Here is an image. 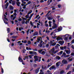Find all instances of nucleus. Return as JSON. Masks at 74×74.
<instances>
[{"mask_svg":"<svg viewBox=\"0 0 74 74\" xmlns=\"http://www.w3.org/2000/svg\"><path fill=\"white\" fill-rule=\"evenodd\" d=\"M34 58L35 59L34 60V62L35 63H36V62H40L41 57H38V56H34Z\"/></svg>","mask_w":74,"mask_h":74,"instance_id":"obj_1","label":"nucleus"},{"mask_svg":"<svg viewBox=\"0 0 74 74\" xmlns=\"http://www.w3.org/2000/svg\"><path fill=\"white\" fill-rule=\"evenodd\" d=\"M58 50H56L55 51V49H54V48H53L51 50V52L52 53H54L55 54L56 53L58 52Z\"/></svg>","mask_w":74,"mask_h":74,"instance_id":"obj_2","label":"nucleus"},{"mask_svg":"<svg viewBox=\"0 0 74 74\" xmlns=\"http://www.w3.org/2000/svg\"><path fill=\"white\" fill-rule=\"evenodd\" d=\"M58 28V25L57 24H53V26L52 27L53 29H55Z\"/></svg>","mask_w":74,"mask_h":74,"instance_id":"obj_3","label":"nucleus"},{"mask_svg":"<svg viewBox=\"0 0 74 74\" xmlns=\"http://www.w3.org/2000/svg\"><path fill=\"white\" fill-rule=\"evenodd\" d=\"M56 69V67H55V66L53 65L49 68V70L51 71L52 70V69H55V70Z\"/></svg>","mask_w":74,"mask_h":74,"instance_id":"obj_4","label":"nucleus"},{"mask_svg":"<svg viewBox=\"0 0 74 74\" xmlns=\"http://www.w3.org/2000/svg\"><path fill=\"white\" fill-rule=\"evenodd\" d=\"M62 64H67L68 62L65 59L63 60L62 61Z\"/></svg>","mask_w":74,"mask_h":74,"instance_id":"obj_5","label":"nucleus"},{"mask_svg":"<svg viewBox=\"0 0 74 74\" xmlns=\"http://www.w3.org/2000/svg\"><path fill=\"white\" fill-rule=\"evenodd\" d=\"M18 60L20 62H22V63H23V60L20 57H19Z\"/></svg>","mask_w":74,"mask_h":74,"instance_id":"obj_6","label":"nucleus"},{"mask_svg":"<svg viewBox=\"0 0 74 74\" xmlns=\"http://www.w3.org/2000/svg\"><path fill=\"white\" fill-rule=\"evenodd\" d=\"M63 28V27H62L61 26L60 27L58 28V29H57V30L58 32H60L61 30H62V29Z\"/></svg>","mask_w":74,"mask_h":74,"instance_id":"obj_7","label":"nucleus"},{"mask_svg":"<svg viewBox=\"0 0 74 74\" xmlns=\"http://www.w3.org/2000/svg\"><path fill=\"white\" fill-rule=\"evenodd\" d=\"M39 70H40V68H39L37 69L35 71V73H36V74H38V73Z\"/></svg>","mask_w":74,"mask_h":74,"instance_id":"obj_8","label":"nucleus"},{"mask_svg":"<svg viewBox=\"0 0 74 74\" xmlns=\"http://www.w3.org/2000/svg\"><path fill=\"white\" fill-rule=\"evenodd\" d=\"M38 48H41L42 47V44L40 43V44H38Z\"/></svg>","mask_w":74,"mask_h":74,"instance_id":"obj_9","label":"nucleus"},{"mask_svg":"<svg viewBox=\"0 0 74 74\" xmlns=\"http://www.w3.org/2000/svg\"><path fill=\"white\" fill-rule=\"evenodd\" d=\"M66 54L65 52H64L63 54L61 56V57H64L65 58L66 56Z\"/></svg>","mask_w":74,"mask_h":74,"instance_id":"obj_10","label":"nucleus"},{"mask_svg":"<svg viewBox=\"0 0 74 74\" xmlns=\"http://www.w3.org/2000/svg\"><path fill=\"white\" fill-rule=\"evenodd\" d=\"M9 5V3L8 2L5 5V8L7 9V7H8V5Z\"/></svg>","mask_w":74,"mask_h":74,"instance_id":"obj_11","label":"nucleus"},{"mask_svg":"<svg viewBox=\"0 0 74 74\" xmlns=\"http://www.w3.org/2000/svg\"><path fill=\"white\" fill-rule=\"evenodd\" d=\"M60 64V62H57L56 64V67H58L60 66V64Z\"/></svg>","mask_w":74,"mask_h":74,"instance_id":"obj_12","label":"nucleus"},{"mask_svg":"<svg viewBox=\"0 0 74 74\" xmlns=\"http://www.w3.org/2000/svg\"><path fill=\"white\" fill-rule=\"evenodd\" d=\"M70 67V65H68L67 66V68L66 69V70H69Z\"/></svg>","mask_w":74,"mask_h":74,"instance_id":"obj_13","label":"nucleus"},{"mask_svg":"<svg viewBox=\"0 0 74 74\" xmlns=\"http://www.w3.org/2000/svg\"><path fill=\"white\" fill-rule=\"evenodd\" d=\"M51 55H52V54L50 53H49L46 54V56L47 57H49V56H51Z\"/></svg>","mask_w":74,"mask_h":74,"instance_id":"obj_14","label":"nucleus"},{"mask_svg":"<svg viewBox=\"0 0 74 74\" xmlns=\"http://www.w3.org/2000/svg\"><path fill=\"white\" fill-rule=\"evenodd\" d=\"M66 36H67L66 37H69V36H70V35L69 34H66L65 35H63V36H62V37H66Z\"/></svg>","mask_w":74,"mask_h":74,"instance_id":"obj_15","label":"nucleus"},{"mask_svg":"<svg viewBox=\"0 0 74 74\" xmlns=\"http://www.w3.org/2000/svg\"><path fill=\"white\" fill-rule=\"evenodd\" d=\"M57 40H63V38L62 37H58V38H57Z\"/></svg>","mask_w":74,"mask_h":74,"instance_id":"obj_16","label":"nucleus"},{"mask_svg":"<svg viewBox=\"0 0 74 74\" xmlns=\"http://www.w3.org/2000/svg\"><path fill=\"white\" fill-rule=\"evenodd\" d=\"M37 35H38V32H35L33 34L34 36H37Z\"/></svg>","mask_w":74,"mask_h":74,"instance_id":"obj_17","label":"nucleus"},{"mask_svg":"<svg viewBox=\"0 0 74 74\" xmlns=\"http://www.w3.org/2000/svg\"><path fill=\"white\" fill-rule=\"evenodd\" d=\"M66 51V52L67 53V54H68V55H69V54H70V51H69L68 50H67L66 51V50H65L64 51Z\"/></svg>","mask_w":74,"mask_h":74,"instance_id":"obj_18","label":"nucleus"},{"mask_svg":"<svg viewBox=\"0 0 74 74\" xmlns=\"http://www.w3.org/2000/svg\"><path fill=\"white\" fill-rule=\"evenodd\" d=\"M43 51V50L42 49H40V50H38V52L40 53V54H41V52H42Z\"/></svg>","mask_w":74,"mask_h":74,"instance_id":"obj_19","label":"nucleus"},{"mask_svg":"<svg viewBox=\"0 0 74 74\" xmlns=\"http://www.w3.org/2000/svg\"><path fill=\"white\" fill-rule=\"evenodd\" d=\"M41 54H42V55H44L45 54V52L44 51H43L41 53Z\"/></svg>","mask_w":74,"mask_h":74,"instance_id":"obj_20","label":"nucleus"},{"mask_svg":"<svg viewBox=\"0 0 74 74\" xmlns=\"http://www.w3.org/2000/svg\"><path fill=\"white\" fill-rule=\"evenodd\" d=\"M47 4L48 5H50V4H51V2H50L49 0H48L47 2Z\"/></svg>","mask_w":74,"mask_h":74,"instance_id":"obj_21","label":"nucleus"},{"mask_svg":"<svg viewBox=\"0 0 74 74\" xmlns=\"http://www.w3.org/2000/svg\"><path fill=\"white\" fill-rule=\"evenodd\" d=\"M64 41H62V42L61 41H60L59 42V43H60L61 45L62 44H64Z\"/></svg>","mask_w":74,"mask_h":74,"instance_id":"obj_22","label":"nucleus"},{"mask_svg":"<svg viewBox=\"0 0 74 74\" xmlns=\"http://www.w3.org/2000/svg\"><path fill=\"white\" fill-rule=\"evenodd\" d=\"M7 30V32H8V33H10V29L9 28H8Z\"/></svg>","mask_w":74,"mask_h":74,"instance_id":"obj_23","label":"nucleus"},{"mask_svg":"<svg viewBox=\"0 0 74 74\" xmlns=\"http://www.w3.org/2000/svg\"><path fill=\"white\" fill-rule=\"evenodd\" d=\"M12 4L13 5H14L15 4V1H12Z\"/></svg>","mask_w":74,"mask_h":74,"instance_id":"obj_24","label":"nucleus"},{"mask_svg":"<svg viewBox=\"0 0 74 74\" xmlns=\"http://www.w3.org/2000/svg\"><path fill=\"white\" fill-rule=\"evenodd\" d=\"M48 18V19L49 21H50V20H52V17H49Z\"/></svg>","mask_w":74,"mask_h":74,"instance_id":"obj_25","label":"nucleus"},{"mask_svg":"<svg viewBox=\"0 0 74 74\" xmlns=\"http://www.w3.org/2000/svg\"><path fill=\"white\" fill-rule=\"evenodd\" d=\"M32 44V42L30 40H29L28 41V45H30V44Z\"/></svg>","mask_w":74,"mask_h":74,"instance_id":"obj_26","label":"nucleus"},{"mask_svg":"<svg viewBox=\"0 0 74 74\" xmlns=\"http://www.w3.org/2000/svg\"><path fill=\"white\" fill-rule=\"evenodd\" d=\"M20 4H21V3H20V2H17V6H18V7H20Z\"/></svg>","mask_w":74,"mask_h":74,"instance_id":"obj_27","label":"nucleus"},{"mask_svg":"<svg viewBox=\"0 0 74 74\" xmlns=\"http://www.w3.org/2000/svg\"><path fill=\"white\" fill-rule=\"evenodd\" d=\"M42 39V38L40 37V38H37V40L38 41V42H39V41H40V40H41V39Z\"/></svg>","mask_w":74,"mask_h":74,"instance_id":"obj_28","label":"nucleus"},{"mask_svg":"<svg viewBox=\"0 0 74 74\" xmlns=\"http://www.w3.org/2000/svg\"><path fill=\"white\" fill-rule=\"evenodd\" d=\"M56 59H58V60H59V59H60V57L59 56L56 57Z\"/></svg>","mask_w":74,"mask_h":74,"instance_id":"obj_29","label":"nucleus"},{"mask_svg":"<svg viewBox=\"0 0 74 74\" xmlns=\"http://www.w3.org/2000/svg\"><path fill=\"white\" fill-rule=\"evenodd\" d=\"M64 72V71L62 70L60 71V74H63Z\"/></svg>","mask_w":74,"mask_h":74,"instance_id":"obj_30","label":"nucleus"},{"mask_svg":"<svg viewBox=\"0 0 74 74\" xmlns=\"http://www.w3.org/2000/svg\"><path fill=\"white\" fill-rule=\"evenodd\" d=\"M33 66L34 67V68L37 67V64H34Z\"/></svg>","mask_w":74,"mask_h":74,"instance_id":"obj_31","label":"nucleus"},{"mask_svg":"<svg viewBox=\"0 0 74 74\" xmlns=\"http://www.w3.org/2000/svg\"><path fill=\"white\" fill-rule=\"evenodd\" d=\"M10 10H13L14 9V8H13V6H10Z\"/></svg>","mask_w":74,"mask_h":74,"instance_id":"obj_32","label":"nucleus"},{"mask_svg":"<svg viewBox=\"0 0 74 74\" xmlns=\"http://www.w3.org/2000/svg\"><path fill=\"white\" fill-rule=\"evenodd\" d=\"M56 44V42H53V44L51 45V46H55Z\"/></svg>","mask_w":74,"mask_h":74,"instance_id":"obj_33","label":"nucleus"},{"mask_svg":"<svg viewBox=\"0 0 74 74\" xmlns=\"http://www.w3.org/2000/svg\"><path fill=\"white\" fill-rule=\"evenodd\" d=\"M63 21V18H61L59 19V18L58 19V21Z\"/></svg>","mask_w":74,"mask_h":74,"instance_id":"obj_34","label":"nucleus"},{"mask_svg":"<svg viewBox=\"0 0 74 74\" xmlns=\"http://www.w3.org/2000/svg\"><path fill=\"white\" fill-rule=\"evenodd\" d=\"M33 54H34V55H37V52L35 51H33Z\"/></svg>","mask_w":74,"mask_h":74,"instance_id":"obj_35","label":"nucleus"},{"mask_svg":"<svg viewBox=\"0 0 74 74\" xmlns=\"http://www.w3.org/2000/svg\"><path fill=\"white\" fill-rule=\"evenodd\" d=\"M33 51H29V54H33Z\"/></svg>","mask_w":74,"mask_h":74,"instance_id":"obj_36","label":"nucleus"},{"mask_svg":"<svg viewBox=\"0 0 74 74\" xmlns=\"http://www.w3.org/2000/svg\"><path fill=\"white\" fill-rule=\"evenodd\" d=\"M14 15V17H16V15H17V14H16V13H14L13 14Z\"/></svg>","mask_w":74,"mask_h":74,"instance_id":"obj_37","label":"nucleus"},{"mask_svg":"<svg viewBox=\"0 0 74 74\" xmlns=\"http://www.w3.org/2000/svg\"><path fill=\"white\" fill-rule=\"evenodd\" d=\"M33 15H34V14H33V13L31 14L30 16L29 17V18H31L32 17V16H33Z\"/></svg>","mask_w":74,"mask_h":74,"instance_id":"obj_38","label":"nucleus"},{"mask_svg":"<svg viewBox=\"0 0 74 74\" xmlns=\"http://www.w3.org/2000/svg\"><path fill=\"white\" fill-rule=\"evenodd\" d=\"M21 23L23 24H25V20H23L21 22Z\"/></svg>","mask_w":74,"mask_h":74,"instance_id":"obj_39","label":"nucleus"},{"mask_svg":"<svg viewBox=\"0 0 74 74\" xmlns=\"http://www.w3.org/2000/svg\"><path fill=\"white\" fill-rule=\"evenodd\" d=\"M53 24H55V20L54 19L53 20Z\"/></svg>","mask_w":74,"mask_h":74,"instance_id":"obj_40","label":"nucleus"},{"mask_svg":"<svg viewBox=\"0 0 74 74\" xmlns=\"http://www.w3.org/2000/svg\"><path fill=\"white\" fill-rule=\"evenodd\" d=\"M16 36H13L12 37V38H14V39H15V38H16Z\"/></svg>","mask_w":74,"mask_h":74,"instance_id":"obj_41","label":"nucleus"},{"mask_svg":"<svg viewBox=\"0 0 74 74\" xmlns=\"http://www.w3.org/2000/svg\"><path fill=\"white\" fill-rule=\"evenodd\" d=\"M24 0H21V1L22 3H24V4H25L26 3V2H24Z\"/></svg>","mask_w":74,"mask_h":74,"instance_id":"obj_42","label":"nucleus"},{"mask_svg":"<svg viewBox=\"0 0 74 74\" xmlns=\"http://www.w3.org/2000/svg\"><path fill=\"white\" fill-rule=\"evenodd\" d=\"M1 71L2 73H4V70H3V69L2 68L1 69Z\"/></svg>","mask_w":74,"mask_h":74,"instance_id":"obj_43","label":"nucleus"},{"mask_svg":"<svg viewBox=\"0 0 74 74\" xmlns=\"http://www.w3.org/2000/svg\"><path fill=\"white\" fill-rule=\"evenodd\" d=\"M30 30V29H28V30L27 31V35H28V34H29V31Z\"/></svg>","mask_w":74,"mask_h":74,"instance_id":"obj_44","label":"nucleus"},{"mask_svg":"<svg viewBox=\"0 0 74 74\" xmlns=\"http://www.w3.org/2000/svg\"><path fill=\"white\" fill-rule=\"evenodd\" d=\"M27 23H29V21H26L25 22V24H27Z\"/></svg>","mask_w":74,"mask_h":74,"instance_id":"obj_45","label":"nucleus"},{"mask_svg":"<svg viewBox=\"0 0 74 74\" xmlns=\"http://www.w3.org/2000/svg\"><path fill=\"white\" fill-rule=\"evenodd\" d=\"M25 58L26 59H27V60H28V59H29V57L28 56H25Z\"/></svg>","mask_w":74,"mask_h":74,"instance_id":"obj_46","label":"nucleus"},{"mask_svg":"<svg viewBox=\"0 0 74 74\" xmlns=\"http://www.w3.org/2000/svg\"><path fill=\"white\" fill-rule=\"evenodd\" d=\"M45 26L46 27H48V24L47 23H45Z\"/></svg>","mask_w":74,"mask_h":74,"instance_id":"obj_47","label":"nucleus"},{"mask_svg":"<svg viewBox=\"0 0 74 74\" xmlns=\"http://www.w3.org/2000/svg\"><path fill=\"white\" fill-rule=\"evenodd\" d=\"M73 58H71L69 59V60L70 62H71L72 60H73Z\"/></svg>","mask_w":74,"mask_h":74,"instance_id":"obj_48","label":"nucleus"},{"mask_svg":"<svg viewBox=\"0 0 74 74\" xmlns=\"http://www.w3.org/2000/svg\"><path fill=\"white\" fill-rule=\"evenodd\" d=\"M57 37L58 36H52V38H54V39H55V38H56V37Z\"/></svg>","mask_w":74,"mask_h":74,"instance_id":"obj_49","label":"nucleus"},{"mask_svg":"<svg viewBox=\"0 0 74 74\" xmlns=\"http://www.w3.org/2000/svg\"><path fill=\"white\" fill-rule=\"evenodd\" d=\"M64 39L66 40H68V37H65Z\"/></svg>","mask_w":74,"mask_h":74,"instance_id":"obj_50","label":"nucleus"},{"mask_svg":"<svg viewBox=\"0 0 74 74\" xmlns=\"http://www.w3.org/2000/svg\"><path fill=\"white\" fill-rule=\"evenodd\" d=\"M58 8H61V5L60 4H59L58 5Z\"/></svg>","mask_w":74,"mask_h":74,"instance_id":"obj_51","label":"nucleus"},{"mask_svg":"<svg viewBox=\"0 0 74 74\" xmlns=\"http://www.w3.org/2000/svg\"><path fill=\"white\" fill-rule=\"evenodd\" d=\"M3 21L5 23V24H8V23L7 22L5 21L4 20H3Z\"/></svg>","mask_w":74,"mask_h":74,"instance_id":"obj_52","label":"nucleus"},{"mask_svg":"<svg viewBox=\"0 0 74 74\" xmlns=\"http://www.w3.org/2000/svg\"><path fill=\"white\" fill-rule=\"evenodd\" d=\"M55 48H56V49H58V48H59V47H58V46L56 45L55 46Z\"/></svg>","mask_w":74,"mask_h":74,"instance_id":"obj_53","label":"nucleus"},{"mask_svg":"<svg viewBox=\"0 0 74 74\" xmlns=\"http://www.w3.org/2000/svg\"><path fill=\"white\" fill-rule=\"evenodd\" d=\"M32 11L30 10V11H29L28 13L29 14H31L32 13Z\"/></svg>","mask_w":74,"mask_h":74,"instance_id":"obj_54","label":"nucleus"},{"mask_svg":"<svg viewBox=\"0 0 74 74\" xmlns=\"http://www.w3.org/2000/svg\"><path fill=\"white\" fill-rule=\"evenodd\" d=\"M60 49H61V50H63V47H60Z\"/></svg>","mask_w":74,"mask_h":74,"instance_id":"obj_55","label":"nucleus"},{"mask_svg":"<svg viewBox=\"0 0 74 74\" xmlns=\"http://www.w3.org/2000/svg\"><path fill=\"white\" fill-rule=\"evenodd\" d=\"M47 72H48V73H49V74H51V72H50V71H49V70H47Z\"/></svg>","mask_w":74,"mask_h":74,"instance_id":"obj_56","label":"nucleus"},{"mask_svg":"<svg viewBox=\"0 0 74 74\" xmlns=\"http://www.w3.org/2000/svg\"><path fill=\"white\" fill-rule=\"evenodd\" d=\"M71 56H74V53H72L71 54Z\"/></svg>","mask_w":74,"mask_h":74,"instance_id":"obj_57","label":"nucleus"},{"mask_svg":"<svg viewBox=\"0 0 74 74\" xmlns=\"http://www.w3.org/2000/svg\"><path fill=\"white\" fill-rule=\"evenodd\" d=\"M24 44H26L27 43V40H25L24 41Z\"/></svg>","mask_w":74,"mask_h":74,"instance_id":"obj_58","label":"nucleus"},{"mask_svg":"<svg viewBox=\"0 0 74 74\" xmlns=\"http://www.w3.org/2000/svg\"><path fill=\"white\" fill-rule=\"evenodd\" d=\"M4 19H5V20H6V21H8V18L6 17H4Z\"/></svg>","mask_w":74,"mask_h":74,"instance_id":"obj_59","label":"nucleus"},{"mask_svg":"<svg viewBox=\"0 0 74 74\" xmlns=\"http://www.w3.org/2000/svg\"><path fill=\"white\" fill-rule=\"evenodd\" d=\"M49 47V44H47L45 46V47Z\"/></svg>","mask_w":74,"mask_h":74,"instance_id":"obj_60","label":"nucleus"},{"mask_svg":"<svg viewBox=\"0 0 74 74\" xmlns=\"http://www.w3.org/2000/svg\"><path fill=\"white\" fill-rule=\"evenodd\" d=\"M31 3V1H29L27 2V4H30Z\"/></svg>","mask_w":74,"mask_h":74,"instance_id":"obj_61","label":"nucleus"},{"mask_svg":"<svg viewBox=\"0 0 74 74\" xmlns=\"http://www.w3.org/2000/svg\"><path fill=\"white\" fill-rule=\"evenodd\" d=\"M60 55H62L63 53V51H61L60 52Z\"/></svg>","mask_w":74,"mask_h":74,"instance_id":"obj_62","label":"nucleus"},{"mask_svg":"<svg viewBox=\"0 0 74 74\" xmlns=\"http://www.w3.org/2000/svg\"><path fill=\"white\" fill-rule=\"evenodd\" d=\"M39 34L40 35H42L41 33V30H39Z\"/></svg>","mask_w":74,"mask_h":74,"instance_id":"obj_63","label":"nucleus"},{"mask_svg":"<svg viewBox=\"0 0 74 74\" xmlns=\"http://www.w3.org/2000/svg\"><path fill=\"white\" fill-rule=\"evenodd\" d=\"M72 43H74V39L72 40Z\"/></svg>","mask_w":74,"mask_h":74,"instance_id":"obj_64","label":"nucleus"}]
</instances>
